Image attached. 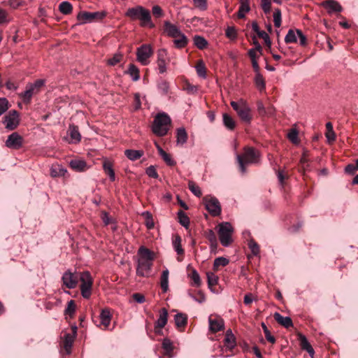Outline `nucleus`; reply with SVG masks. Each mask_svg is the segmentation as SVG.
<instances>
[{
	"mask_svg": "<svg viewBox=\"0 0 358 358\" xmlns=\"http://www.w3.org/2000/svg\"><path fill=\"white\" fill-rule=\"evenodd\" d=\"M138 254L139 257L136 274L141 277H148L155 259L154 253L149 249L142 246L138 249Z\"/></svg>",
	"mask_w": 358,
	"mask_h": 358,
	"instance_id": "nucleus-1",
	"label": "nucleus"
},
{
	"mask_svg": "<svg viewBox=\"0 0 358 358\" xmlns=\"http://www.w3.org/2000/svg\"><path fill=\"white\" fill-rule=\"evenodd\" d=\"M260 159L259 152L252 147H245L241 155H236L239 170L242 173L246 172V166L250 164H257Z\"/></svg>",
	"mask_w": 358,
	"mask_h": 358,
	"instance_id": "nucleus-2",
	"label": "nucleus"
},
{
	"mask_svg": "<svg viewBox=\"0 0 358 358\" xmlns=\"http://www.w3.org/2000/svg\"><path fill=\"white\" fill-rule=\"evenodd\" d=\"M125 16L132 20H139L142 27L148 26L150 28L155 27V24L151 21L150 12L141 6L129 8L125 13Z\"/></svg>",
	"mask_w": 358,
	"mask_h": 358,
	"instance_id": "nucleus-3",
	"label": "nucleus"
},
{
	"mask_svg": "<svg viewBox=\"0 0 358 358\" xmlns=\"http://www.w3.org/2000/svg\"><path fill=\"white\" fill-rule=\"evenodd\" d=\"M171 123V120L166 113H158L154 119L152 131L157 136H164L168 133Z\"/></svg>",
	"mask_w": 358,
	"mask_h": 358,
	"instance_id": "nucleus-4",
	"label": "nucleus"
},
{
	"mask_svg": "<svg viewBox=\"0 0 358 358\" xmlns=\"http://www.w3.org/2000/svg\"><path fill=\"white\" fill-rule=\"evenodd\" d=\"M230 104L243 122L250 123L252 117L251 108L245 100L241 99L237 101H231Z\"/></svg>",
	"mask_w": 358,
	"mask_h": 358,
	"instance_id": "nucleus-5",
	"label": "nucleus"
},
{
	"mask_svg": "<svg viewBox=\"0 0 358 358\" xmlns=\"http://www.w3.org/2000/svg\"><path fill=\"white\" fill-rule=\"evenodd\" d=\"M218 235L221 244L228 247L232 243V234L234 229L228 222H222L218 225Z\"/></svg>",
	"mask_w": 358,
	"mask_h": 358,
	"instance_id": "nucleus-6",
	"label": "nucleus"
},
{
	"mask_svg": "<svg viewBox=\"0 0 358 358\" xmlns=\"http://www.w3.org/2000/svg\"><path fill=\"white\" fill-rule=\"evenodd\" d=\"M80 292L84 299H90L92 294V287L93 285V279L89 271H84L80 273Z\"/></svg>",
	"mask_w": 358,
	"mask_h": 358,
	"instance_id": "nucleus-7",
	"label": "nucleus"
},
{
	"mask_svg": "<svg viewBox=\"0 0 358 358\" xmlns=\"http://www.w3.org/2000/svg\"><path fill=\"white\" fill-rule=\"evenodd\" d=\"M206 209L213 217L220 215L222 209L218 199L215 196H206L203 199Z\"/></svg>",
	"mask_w": 358,
	"mask_h": 358,
	"instance_id": "nucleus-8",
	"label": "nucleus"
},
{
	"mask_svg": "<svg viewBox=\"0 0 358 358\" xmlns=\"http://www.w3.org/2000/svg\"><path fill=\"white\" fill-rule=\"evenodd\" d=\"M106 16L105 11H96V12H80L78 14L77 18L80 23H89L94 21L101 20Z\"/></svg>",
	"mask_w": 358,
	"mask_h": 358,
	"instance_id": "nucleus-9",
	"label": "nucleus"
},
{
	"mask_svg": "<svg viewBox=\"0 0 358 358\" xmlns=\"http://www.w3.org/2000/svg\"><path fill=\"white\" fill-rule=\"evenodd\" d=\"M3 124L7 130H15L20 124V115L16 110H10L3 118Z\"/></svg>",
	"mask_w": 358,
	"mask_h": 358,
	"instance_id": "nucleus-10",
	"label": "nucleus"
},
{
	"mask_svg": "<svg viewBox=\"0 0 358 358\" xmlns=\"http://www.w3.org/2000/svg\"><path fill=\"white\" fill-rule=\"evenodd\" d=\"M77 327L73 325L71 327V333H65L62 339L64 350L66 355H70L71 348L77 336Z\"/></svg>",
	"mask_w": 358,
	"mask_h": 358,
	"instance_id": "nucleus-11",
	"label": "nucleus"
},
{
	"mask_svg": "<svg viewBox=\"0 0 358 358\" xmlns=\"http://www.w3.org/2000/svg\"><path fill=\"white\" fill-rule=\"evenodd\" d=\"M152 52L150 45L143 44L137 48V60L143 65H147L148 64V59L152 56Z\"/></svg>",
	"mask_w": 358,
	"mask_h": 358,
	"instance_id": "nucleus-12",
	"label": "nucleus"
},
{
	"mask_svg": "<svg viewBox=\"0 0 358 358\" xmlns=\"http://www.w3.org/2000/svg\"><path fill=\"white\" fill-rule=\"evenodd\" d=\"M24 143V139L17 132H13L8 136L5 145L11 150L20 149Z\"/></svg>",
	"mask_w": 358,
	"mask_h": 358,
	"instance_id": "nucleus-13",
	"label": "nucleus"
},
{
	"mask_svg": "<svg viewBox=\"0 0 358 358\" xmlns=\"http://www.w3.org/2000/svg\"><path fill=\"white\" fill-rule=\"evenodd\" d=\"M78 279L77 274L70 270L64 272L62 278L63 285L69 289H73L76 287Z\"/></svg>",
	"mask_w": 358,
	"mask_h": 358,
	"instance_id": "nucleus-14",
	"label": "nucleus"
},
{
	"mask_svg": "<svg viewBox=\"0 0 358 358\" xmlns=\"http://www.w3.org/2000/svg\"><path fill=\"white\" fill-rule=\"evenodd\" d=\"M209 329L213 333H217L224 329V320L217 315H210L208 318Z\"/></svg>",
	"mask_w": 358,
	"mask_h": 358,
	"instance_id": "nucleus-15",
	"label": "nucleus"
},
{
	"mask_svg": "<svg viewBox=\"0 0 358 358\" xmlns=\"http://www.w3.org/2000/svg\"><path fill=\"white\" fill-rule=\"evenodd\" d=\"M163 31L169 37L171 38H178L181 32L176 24L171 23L169 21H164Z\"/></svg>",
	"mask_w": 358,
	"mask_h": 358,
	"instance_id": "nucleus-16",
	"label": "nucleus"
},
{
	"mask_svg": "<svg viewBox=\"0 0 358 358\" xmlns=\"http://www.w3.org/2000/svg\"><path fill=\"white\" fill-rule=\"evenodd\" d=\"M224 345L227 350L229 351H232L236 346V337L230 329L226 331Z\"/></svg>",
	"mask_w": 358,
	"mask_h": 358,
	"instance_id": "nucleus-17",
	"label": "nucleus"
},
{
	"mask_svg": "<svg viewBox=\"0 0 358 358\" xmlns=\"http://www.w3.org/2000/svg\"><path fill=\"white\" fill-rule=\"evenodd\" d=\"M322 5L327 10L329 13H340L343 10L340 3L335 0H326L322 3Z\"/></svg>",
	"mask_w": 358,
	"mask_h": 358,
	"instance_id": "nucleus-18",
	"label": "nucleus"
},
{
	"mask_svg": "<svg viewBox=\"0 0 358 358\" xmlns=\"http://www.w3.org/2000/svg\"><path fill=\"white\" fill-rule=\"evenodd\" d=\"M39 91L36 89L31 83H28L26 90L22 92L20 96L24 103H29L34 94H37Z\"/></svg>",
	"mask_w": 358,
	"mask_h": 358,
	"instance_id": "nucleus-19",
	"label": "nucleus"
},
{
	"mask_svg": "<svg viewBox=\"0 0 358 358\" xmlns=\"http://www.w3.org/2000/svg\"><path fill=\"white\" fill-rule=\"evenodd\" d=\"M168 321V311L165 308H162L159 311L157 320L155 324V329H162L165 327Z\"/></svg>",
	"mask_w": 358,
	"mask_h": 358,
	"instance_id": "nucleus-20",
	"label": "nucleus"
},
{
	"mask_svg": "<svg viewBox=\"0 0 358 358\" xmlns=\"http://www.w3.org/2000/svg\"><path fill=\"white\" fill-rule=\"evenodd\" d=\"M100 325L103 326V329L108 328L111 321V314L109 308L102 309L100 313Z\"/></svg>",
	"mask_w": 358,
	"mask_h": 358,
	"instance_id": "nucleus-21",
	"label": "nucleus"
},
{
	"mask_svg": "<svg viewBox=\"0 0 358 358\" xmlns=\"http://www.w3.org/2000/svg\"><path fill=\"white\" fill-rule=\"evenodd\" d=\"M298 336L301 349L306 350L310 356L313 357L314 355L315 351L311 345L309 343L306 337L302 334H299Z\"/></svg>",
	"mask_w": 358,
	"mask_h": 358,
	"instance_id": "nucleus-22",
	"label": "nucleus"
},
{
	"mask_svg": "<svg viewBox=\"0 0 358 358\" xmlns=\"http://www.w3.org/2000/svg\"><path fill=\"white\" fill-rule=\"evenodd\" d=\"M273 317L278 324L287 329L293 326L292 320L289 317H284L276 312L274 313Z\"/></svg>",
	"mask_w": 358,
	"mask_h": 358,
	"instance_id": "nucleus-23",
	"label": "nucleus"
},
{
	"mask_svg": "<svg viewBox=\"0 0 358 358\" xmlns=\"http://www.w3.org/2000/svg\"><path fill=\"white\" fill-rule=\"evenodd\" d=\"M103 169L105 173L108 176L110 181L115 180V174L111 162L105 160L103 163Z\"/></svg>",
	"mask_w": 358,
	"mask_h": 358,
	"instance_id": "nucleus-24",
	"label": "nucleus"
},
{
	"mask_svg": "<svg viewBox=\"0 0 358 358\" xmlns=\"http://www.w3.org/2000/svg\"><path fill=\"white\" fill-rule=\"evenodd\" d=\"M144 152L141 150H126L124 155L131 161H136L143 156Z\"/></svg>",
	"mask_w": 358,
	"mask_h": 358,
	"instance_id": "nucleus-25",
	"label": "nucleus"
},
{
	"mask_svg": "<svg viewBox=\"0 0 358 358\" xmlns=\"http://www.w3.org/2000/svg\"><path fill=\"white\" fill-rule=\"evenodd\" d=\"M174 321L178 329L184 328L187 323V316L186 314L178 313L175 315Z\"/></svg>",
	"mask_w": 358,
	"mask_h": 358,
	"instance_id": "nucleus-26",
	"label": "nucleus"
},
{
	"mask_svg": "<svg viewBox=\"0 0 358 358\" xmlns=\"http://www.w3.org/2000/svg\"><path fill=\"white\" fill-rule=\"evenodd\" d=\"M70 167L76 171H84L87 169V163L84 160L73 159L69 163Z\"/></svg>",
	"mask_w": 358,
	"mask_h": 358,
	"instance_id": "nucleus-27",
	"label": "nucleus"
},
{
	"mask_svg": "<svg viewBox=\"0 0 358 358\" xmlns=\"http://www.w3.org/2000/svg\"><path fill=\"white\" fill-rule=\"evenodd\" d=\"M69 135L71 139V143H77L81 140V135L78 131V127L75 125H70L69 128Z\"/></svg>",
	"mask_w": 358,
	"mask_h": 358,
	"instance_id": "nucleus-28",
	"label": "nucleus"
},
{
	"mask_svg": "<svg viewBox=\"0 0 358 358\" xmlns=\"http://www.w3.org/2000/svg\"><path fill=\"white\" fill-rule=\"evenodd\" d=\"M187 141V134L183 127L178 128L176 131V142L178 145H183Z\"/></svg>",
	"mask_w": 358,
	"mask_h": 358,
	"instance_id": "nucleus-29",
	"label": "nucleus"
},
{
	"mask_svg": "<svg viewBox=\"0 0 358 358\" xmlns=\"http://www.w3.org/2000/svg\"><path fill=\"white\" fill-rule=\"evenodd\" d=\"M169 271L166 268L162 271L160 278V285L164 293L166 292L169 289Z\"/></svg>",
	"mask_w": 358,
	"mask_h": 358,
	"instance_id": "nucleus-30",
	"label": "nucleus"
},
{
	"mask_svg": "<svg viewBox=\"0 0 358 358\" xmlns=\"http://www.w3.org/2000/svg\"><path fill=\"white\" fill-rule=\"evenodd\" d=\"M126 73L129 74L133 81H138L140 79V71L138 68L134 64L129 65L128 70Z\"/></svg>",
	"mask_w": 358,
	"mask_h": 358,
	"instance_id": "nucleus-31",
	"label": "nucleus"
},
{
	"mask_svg": "<svg viewBox=\"0 0 358 358\" xmlns=\"http://www.w3.org/2000/svg\"><path fill=\"white\" fill-rule=\"evenodd\" d=\"M222 120H223V124H224V127L228 130L232 131L235 129L236 122L234 121L233 117L231 116H230L229 114L224 113L222 115Z\"/></svg>",
	"mask_w": 358,
	"mask_h": 358,
	"instance_id": "nucleus-32",
	"label": "nucleus"
},
{
	"mask_svg": "<svg viewBox=\"0 0 358 358\" xmlns=\"http://www.w3.org/2000/svg\"><path fill=\"white\" fill-rule=\"evenodd\" d=\"M173 43L176 48L181 49L185 48L188 43L187 36L182 32L178 35V38H174Z\"/></svg>",
	"mask_w": 358,
	"mask_h": 358,
	"instance_id": "nucleus-33",
	"label": "nucleus"
},
{
	"mask_svg": "<svg viewBox=\"0 0 358 358\" xmlns=\"http://www.w3.org/2000/svg\"><path fill=\"white\" fill-rule=\"evenodd\" d=\"M66 172V169L60 165L52 166L50 169V175L53 178L64 176Z\"/></svg>",
	"mask_w": 358,
	"mask_h": 358,
	"instance_id": "nucleus-34",
	"label": "nucleus"
},
{
	"mask_svg": "<svg viewBox=\"0 0 358 358\" xmlns=\"http://www.w3.org/2000/svg\"><path fill=\"white\" fill-rule=\"evenodd\" d=\"M181 237L179 235H176L173 239V247L178 255H182L184 254V250L181 245Z\"/></svg>",
	"mask_w": 358,
	"mask_h": 358,
	"instance_id": "nucleus-35",
	"label": "nucleus"
},
{
	"mask_svg": "<svg viewBox=\"0 0 358 358\" xmlns=\"http://www.w3.org/2000/svg\"><path fill=\"white\" fill-rule=\"evenodd\" d=\"M178 222L182 226L184 227L185 228L187 229L189 226V219L188 217V216L186 215V213L185 212H183L182 210H180L178 212Z\"/></svg>",
	"mask_w": 358,
	"mask_h": 358,
	"instance_id": "nucleus-36",
	"label": "nucleus"
},
{
	"mask_svg": "<svg viewBox=\"0 0 358 358\" xmlns=\"http://www.w3.org/2000/svg\"><path fill=\"white\" fill-rule=\"evenodd\" d=\"M257 110L260 115H272L273 114V109L272 107L266 109L262 101H259L257 103Z\"/></svg>",
	"mask_w": 358,
	"mask_h": 358,
	"instance_id": "nucleus-37",
	"label": "nucleus"
},
{
	"mask_svg": "<svg viewBox=\"0 0 358 358\" xmlns=\"http://www.w3.org/2000/svg\"><path fill=\"white\" fill-rule=\"evenodd\" d=\"M255 85H256L257 89L260 92H263L265 90V89H266L265 80H264L263 76L260 73L255 74Z\"/></svg>",
	"mask_w": 358,
	"mask_h": 358,
	"instance_id": "nucleus-38",
	"label": "nucleus"
},
{
	"mask_svg": "<svg viewBox=\"0 0 358 358\" xmlns=\"http://www.w3.org/2000/svg\"><path fill=\"white\" fill-rule=\"evenodd\" d=\"M72 4L69 1H62L59 5V10L64 15H69L72 12Z\"/></svg>",
	"mask_w": 358,
	"mask_h": 358,
	"instance_id": "nucleus-39",
	"label": "nucleus"
},
{
	"mask_svg": "<svg viewBox=\"0 0 358 358\" xmlns=\"http://www.w3.org/2000/svg\"><path fill=\"white\" fill-rule=\"evenodd\" d=\"M193 41L194 44L200 50L206 48L208 45V41L201 36H195Z\"/></svg>",
	"mask_w": 358,
	"mask_h": 358,
	"instance_id": "nucleus-40",
	"label": "nucleus"
},
{
	"mask_svg": "<svg viewBox=\"0 0 358 358\" xmlns=\"http://www.w3.org/2000/svg\"><path fill=\"white\" fill-rule=\"evenodd\" d=\"M169 83L164 80L159 81L157 84V89L162 95H167L169 92Z\"/></svg>",
	"mask_w": 358,
	"mask_h": 358,
	"instance_id": "nucleus-41",
	"label": "nucleus"
},
{
	"mask_svg": "<svg viewBox=\"0 0 358 358\" xmlns=\"http://www.w3.org/2000/svg\"><path fill=\"white\" fill-rule=\"evenodd\" d=\"M229 263V260L225 257H220L214 260L213 270L217 271L220 266H225Z\"/></svg>",
	"mask_w": 358,
	"mask_h": 358,
	"instance_id": "nucleus-42",
	"label": "nucleus"
},
{
	"mask_svg": "<svg viewBox=\"0 0 358 358\" xmlns=\"http://www.w3.org/2000/svg\"><path fill=\"white\" fill-rule=\"evenodd\" d=\"M188 188L191 191V192L196 196H201L202 192L200 187L198 185H196L193 181H189Z\"/></svg>",
	"mask_w": 358,
	"mask_h": 358,
	"instance_id": "nucleus-43",
	"label": "nucleus"
},
{
	"mask_svg": "<svg viewBox=\"0 0 358 358\" xmlns=\"http://www.w3.org/2000/svg\"><path fill=\"white\" fill-rule=\"evenodd\" d=\"M297 34L292 29H289L285 36V41L286 43H296L297 41Z\"/></svg>",
	"mask_w": 358,
	"mask_h": 358,
	"instance_id": "nucleus-44",
	"label": "nucleus"
},
{
	"mask_svg": "<svg viewBox=\"0 0 358 358\" xmlns=\"http://www.w3.org/2000/svg\"><path fill=\"white\" fill-rule=\"evenodd\" d=\"M273 16L274 26L278 28L280 27L282 22L281 10L279 8H275Z\"/></svg>",
	"mask_w": 358,
	"mask_h": 358,
	"instance_id": "nucleus-45",
	"label": "nucleus"
},
{
	"mask_svg": "<svg viewBox=\"0 0 358 358\" xmlns=\"http://www.w3.org/2000/svg\"><path fill=\"white\" fill-rule=\"evenodd\" d=\"M196 70L197 75L202 78H206V69L204 65V64L201 61L199 62L196 66Z\"/></svg>",
	"mask_w": 358,
	"mask_h": 358,
	"instance_id": "nucleus-46",
	"label": "nucleus"
},
{
	"mask_svg": "<svg viewBox=\"0 0 358 358\" xmlns=\"http://www.w3.org/2000/svg\"><path fill=\"white\" fill-rule=\"evenodd\" d=\"M208 285L210 288L218 282V277L213 273H207Z\"/></svg>",
	"mask_w": 358,
	"mask_h": 358,
	"instance_id": "nucleus-47",
	"label": "nucleus"
},
{
	"mask_svg": "<svg viewBox=\"0 0 358 358\" xmlns=\"http://www.w3.org/2000/svg\"><path fill=\"white\" fill-rule=\"evenodd\" d=\"M207 238L210 242V245L212 248H216L217 245V240L215 234L213 230H210L207 234Z\"/></svg>",
	"mask_w": 358,
	"mask_h": 358,
	"instance_id": "nucleus-48",
	"label": "nucleus"
},
{
	"mask_svg": "<svg viewBox=\"0 0 358 358\" xmlns=\"http://www.w3.org/2000/svg\"><path fill=\"white\" fill-rule=\"evenodd\" d=\"M9 102L6 98L0 97V116L4 114L9 108Z\"/></svg>",
	"mask_w": 358,
	"mask_h": 358,
	"instance_id": "nucleus-49",
	"label": "nucleus"
},
{
	"mask_svg": "<svg viewBox=\"0 0 358 358\" xmlns=\"http://www.w3.org/2000/svg\"><path fill=\"white\" fill-rule=\"evenodd\" d=\"M190 278L192 280L194 286L197 287L201 286V280L199 273L195 269H192V273L190 274Z\"/></svg>",
	"mask_w": 358,
	"mask_h": 358,
	"instance_id": "nucleus-50",
	"label": "nucleus"
},
{
	"mask_svg": "<svg viewBox=\"0 0 358 358\" xmlns=\"http://www.w3.org/2000/svg\"><path fill=\"white\" fill-rule=\"evenodd\" d=\"M248 247L253 255L257 256L259 254V246L253 239L249 241Z\"/></svg>",
	"mask_w": 358,
	"mask_h": 358,
	"instance_id": "nucleus-51",
	"label": "nucleus"
},
{
	"mask_svg": "<svg viewBox=\"0 0 358 358\" xmlns=\"http://www.w3.org/2000/svg\"><path fill=\"white\" fill-rule=\"evenodd\" d=\"M122 54L117 52L113 56L112 58L108 60V64H109L110 66H115L122 59Z\"/></svg>",
	"mask_w": 358,
	"mask_h": 358,
	"instance_id": "nucleus-52",
	"label": "nucleus"
},
{
	"mask_svg": "<svg viewBox=\"0 0 358 358\" xmlns=\"http://www.w3.org/2000/svg\"><path fill=\"white\" fill-rule=\"evenodd\" d=\"M162 348L167 354L171 353L173 350V343L169 338H164L162 341Z\"/></svg>",
	"mask_w": 358,
	"mask_h": 358,
	"instance_id": "nucleus-53",
	"label": "nucleus"
},
{
	"mask_svg": "<svg viewBox=\"0 0 358 358\" xmlns=\"http://www.w3.org/2000/svg\"><path fill=\"white\" fill-rule=\"evenodd\" d=\"M76 312V304L73 300H70L68 302L67 306L64 310L66 315L72 316Z\"/></svg>",
	"mask_w": 358,
	"mask_h": 358,
	"instance_id": "nucleus-54",
	"label": "nucleus"
},
{
	"mask_svg": "<svg viewBox=\"0 0 358 358\" xmlns=\"http://www.w3.org/2000/svg\"><path fill=\"white\" fill-rule=\"evenodd\" d=\"M262 327L264 330V333L265 334L266 340L271 343H274L275 342V338L273 336L271 335L270 331L268 329L266 324L264 323H262Z\"/></svg>",
	"mask_w": 358,
	"mask_h": 358,
	"instance_id": "nucleus-55",
	"label": "nucleus"
},
{
	"mask_svg": "<svg viewBox=\"0 0 358 358\" xmlns=\"http://www.w3.org/2000/svg\"><path fill=\"white\" fill-rule=\"evenodd\" d=\"M287 137L289 138V140L294 143V144H296L299 143V140H298V131L296 129H292L287 134Z\"/></svg>",
	"mask_w": 358,
	"mask_h": 358,
	"instance_id": "nucleus-56",
	"label": "nucleus"
},
{
	"mask_svg": "<svg viewBox=\"0 0 358 358\" xmlns=\"http://www.w3.org/2000/svg\"><path fill=\"white\" fill-rule=\"evenodd\" d=\"M226 36L231 40H234L237 37L236 30L234 27H228L225 32Z\"/></svg>",
	"mask_w": 358,
	"mask_h": 358,
	"instance_id": "nucleus-57",
	"label": "nucleus"
},
{
	"mask_svg": "<svg viewBox=\"0 0 358 358\" xmlns=\"http://www.w3.org/2000/svg\"><path fill=\"white\" fill-rule=\"evenodd\" d=\"M145 217V221H146V226L148 229H152L154 227V222H153V220H152V214L148 212V211H146L145 213H143V214Z\"/></svg>",
	"mask_w": 358,
	"mask_h": 358,
	"instance_id": "nucleus-58",
	"label": "nucleus"
},
{
	"mask_svg": "<svg viewBox=\"0 0 358 358\" xmlns=\"http://www.w3.org/2000/svg\"><path fill=\"white\" fill-rule=\"evenodd\" d=\"M261 6L265 14L271 12V0H261Z\"/></svg>",
	"mask_w": 358,
	"mask_h": 358,
	"instance_id": "nucleus-59",
	"label": "nucleus"
},
{
	"mask_svg": "<svg viewBox=\"0 0 358 358\" xmlns=\"http://www.w3.org/2000/svg\"><path fill=\"white\" fill-rule=\"evenodd\" d=\"M165 163L170 166H174L176 162L171 158V155L166 152H163L162 155H160Z\"/></svg>",
	"mask_w": 358,
	"mask_h": 358,
	"instance_id": "nucleus-60",
	"label": "nucleus"
},
{
	"mask_svg": "<svg viewBox=\"0 0 358 358\" xmlns=\"http://www.w3.org/2000/svg\"><path fill=\"white\" fill-rule=\"evenodd\" d=\"M146 174L152 178H158L159 175L156 171V169L154 166H150L145 170Z\"/></svg>",
	"mask_w": 358,
	"mask_h": 358,
	"instance_id": "nucleus-61",
	"label": "nucleus"
},
{
	"mask_svg": "<svg viewBox=\"0 0 358 358\" xmlns=\"http://www.w3.org/2000/svg\"><path fill=\"white\" fill-rule=\"evenodd\" d=\"M159 73L162 74L166 71V59L157 60Z\"/></svg>",
	"mask_w": 358,
	"mask_h": 358,
	"instance_id": "nucleus-62",
	"label": "nucleus"
},
{
	"mask_svg": "<svg viewBox=\"0 0 358 358\" xmlns=\"http://www.w3.org/2000/svg\"><path fill=\"white\" fill-rule=\"evenodd\" d=\"M185 90L189 94H195L198 92V87L187 83L185 85Z\"/></svg>",
	"mask_w": 358,
	"mask_h": 358,
	"instance_id": "nucleus-63",
	"label": "nucleus"
},
{
	"mask_svg": "<svg viewBox=\"0 0 358 358\" xmlns=\"http://www.w3.org/2000/svg\"><path fill=\"white\" fill-rule=\"evenodd\" d=\"M194 6L201 10H205L207 8L206 0H193Z\"/></svg>",
	"mask_w": 358,
	"mask_h": 358,
	"instance_id": "nucleus-64",
	"label": "nucleus"
}]
</instances>
